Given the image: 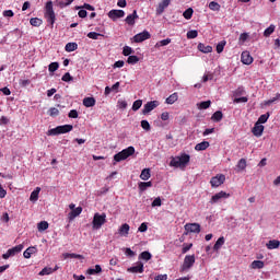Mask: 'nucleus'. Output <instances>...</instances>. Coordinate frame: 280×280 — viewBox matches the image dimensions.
I'll list each match as a JSON object with an SVG mask.
<instances>
[{
    "label": "nucleus",
    "mask_w": 280,
    "mask_h": 280,
    "mask_svg": "<svg viewBox=\"0 0 280 280\" xmlns=\"http://www.w3.org/2000/svg\"><path fill=\"white\" fill-rule=\"evenodd\" d=\"M191 161L189 154L184 153L180 156L171 158L170 167H179V170H185Z\"/></svg>",
    "instance_id": "nucleus-1"
},
{
    "label": "nucleus",
    "mask_w": 280,
    "mask_h": 280,
    "mask_svg": "<svg viewBox=\"0 0 280 280\" xmlns=\"http://www.w3.org/2000/svg\"><path fill=\"white\" fill-rule=\"evenodd\" d=\"M44 16L47 23H49L51 30H54V24L56 23V12H54V2H46Z\"/></svg>",
    "instance_id": "nucleus-2"
},
{
    "label": "nucleus",
    "mask_w": 280,
    "mask_h": 280,
    "mask_svg": "<svg viewBox=\"0 0 280 280\" xmlns=\"http://www.w3.org/2000/svg\"><path fill=\"white\" fill-rule=\"evenodd\" d=\"M71 130H73V125H62L48 130L47 135L48 137H56L58 135H67V132H71Z\"/></svg>",
    "instance_id": "nucleus-3"
},
{
    "label": "nucleus",
    "mask_w": 280,
    "mask_h": 280,
    "mask_svg": "<svg viewBox=\"0 0 280 280\" xmlns=\"http://www.w3.org/2000/svg\"><path fill=\"white\" fill-rule=\"evenodd\" d=\"M135 154V147H128L127 149H124L122 151L118 152L114 155L115 163H121V161H126V159L132 156Z\"/></svg>",
    "instance_id": "nucleus-4"
},
{
    "label": "nucleus",
    "mask_w": 280,
    "mask_h": 280,
    "mask_svg": "<svg viewBox=\"0 0 280 280\" xmlns=\"http://www.w3.org/2000/svg\"><path fill=\"white\" fill-rule=\"evenodd\" d=\"M106 224V213H95L92 221V226L94 230L102 229Z\"/></svg>",
    "instance_id": "nucleus-5"
},
{
    "label": "nucleus",
    "mask_w": 280,
    "mask_h": 280,
    "mask_svg": "<svg viewBox=\"0 0 280 280\" xmlns=\"http://www.w3.org/2000/svg\"><path fill=\"white\" fill-rule=\"evenodd\" d=\"M228 198H231V194H228L226 191L221 190L211 197L209 203L218 205V202H222V200H226Z\"/></svg>",
    "instance_id": "nucleus-6"
},
{
    "label": "nucleus",
    "mask_w": 280,
    "mask_h": 280,
    "mask_svg": "<svg viewBox=\"0 0 280 280\" xmlns=\"http://www.w3.org/2000/svg\"><path fill=\"white\" fill-rule=\"evenodd\" d=\"M23 248H24V245L20 244L8 249L7 253L2 255V259H10V257H14V255H19V253H21Z\"/></svg>",
    "instance_id": "nucleus-7"
},
{
    "label": "nucleus",
    "mask_w": 280,
    "mask_h": 280,
    "mask_svg": "<svg viewBox=\"0 0 280 280\" xmlns=\"http://www.w3.org/2000/svg\"><path fill=\"white\" fill-rule=\"evenodd\" d=\"M195 264H196V256L187 255L184 258L182 270H189V268H192Z\"/></svg>",
    "instance_id": "nucleus-8"
},
{
    "label": "nucleus",
    "mask_w": 280,
    "mask_h": 280,
    "mask_svg": "<svg viewBox=\"0 0 280 280\" xmlns=\"http://www.w3.org/2000/svg\"><path fill=\"white\" fill-rule=\"evenodd\" d=\"M225 180L226 176L224 174H218L210 179V185L211 187H220L221 185H224Z\"/></svg>",
    "instance_id": "nucleus-9"
},
{
    "label": "nucleus",
    "mask_w": 280,
    "mask_h": 280,
    "mask_svg": "<svg viewBox=\"0 0 280 280\" xmlns=\"http://www.w3.org/2000/svg\"><path fill=\"white\" fill-rule=\"evenodd\" d=\"M150 38H152L150 32L143 31L133 36V43H143V40H150Z\"/></svg>",
    "instance_id": "nucleus-10"
},
{
    "label": "nucleus",
    "mask_w": 280,
    "mask_h": 280,
    "mask_svg": "<svg viewBox=\"0 0 280 280\" xmlns=\"http://www.w3.org/2000/svg\"><path fill=\"white\" fill-rule=\"evenodd\" d=\"M107 16L112 21H117V19H124V16H126V12H124V10L113 9L107 13Z\"/></svg>",
    "instance_id": "nucleus-11"
},
{
    "label": "nucleus",
    "mask_w": 280,
    "mask_h": 280,
    "mask_svg": "<svg viewBox=\"0 0 280 280\" xmlns=\"http://www.w3.org/2000/svg\"><path fill=\"white\" fill-rule=\"evenodd\" d=\"M159 106V101H151L144 104L143 109H142V115H148V113H152L154 108Z\"/></svg>",
    "instance_id": "nucleus-12"
},
{
    "label": "nucleus",
    "mask_w": 280,
    "mask_h": 280,
    "mask_svg": "<svg viewBox=\"0 0 280 280\" xmlns=\"http://www.w3.org/2000/svg\"><path fill=\"white\" fill-rule=\"evenodd\" d=\"M253 56H250L249 51H243L241 55V62L243 65H253Z\"/></svg>",
    "instance_id": "nucleus-13"
},
{
    "label": "nucleus",
    "mask_w": 280,
    "mask_h": 280,
    "mask_svg": "<svg viewBox=\"0 0 280 280\" xmlns=\"http://www.w3.org/2000/svg\"><path fill=\"white\" fill-rule=\"evenodd\" d=\"M185 230L188 233H200V224L199 223H188L185 225Z\"/></svg>",
    "instance_id": "nucleus-14"
},
{
    "label": "nucleus",
    "mask_w": 280,
    "mask_h": 280,
    "mask_svg": "<svg viewBox=\"0 0 280 280\" xmlns=\"http://www.w3.org/2000/svg\"><path fill=\"white\" fill-rule=\"evenodd\" d=\"M264 129H265L264 125L256 122L252 129V132L254 137H261V135H264Z\"/></svg>",
    "instance_id": "nucleus-15"
},
{
    "label": "nucleus",
    "mask_w": 280,
    "mask_h": 280,
    "mask_svg": "<svg viewBox=\"0 0 280 280\" xmlns=\"http://www.w3.org/2000/svg\"><path fill=\"white\" fill-rule=\"evenodd\" d=\"M172 0H162L156 9V14H162L163 12H165V8H168L170 3Z\"/></svg>",
    "instance_id": "nucleus-16"
},
{
    "label": "nucleus",
    "mask_w": 280,
    "mask_h": 280,
    "mask_svg": "<svg viewBox=\"0 0 280 280\" xmlns=\"http://www.w3.org/2000/svg\"><path fill=\"white\" fill-rule=\"evenodd\" d=\"M137 19H139V15L137 14V10H133L132 14H129L125 21L127 25H135V21H137Z\"/></svg>",
    "instance_id": "nucleus-17"
},
{
    "label": "nucleus",
    "mask_w": 280,
    "mask_h": 280,
    "mask_svg": "<svg viewBox=\"0 0 280 280\" xmlns=\"http://www.w3.org/2000/svg\"><path fill=\"white\" fill-rule=\"evenodd\" d=\"M119 235L122 237H128V233H130V225L128 223L122 224L118 230Z\"/></svg>",
    "instance_id": "nucleus-18"
},
{
    "label": "nucleus",
    "mask_w": 280,
    "mask_h": 280,
    "mask_svg": "<svg viewBox=\"0 0 280 280\" xmlns=\"http://www.w3.org/2000/svg\"><path fill=\"white\" fill-rule=\"evenodd\" d=\"M80 213H82V207H78V208L73 209L72 211H70L68 214V219L71 222L72 220H75V218H78V215H80Z\"/></svg>",
    "instance_id": "nucleus-19"
},
{
    "label": "nucleus",
    "mask_w": 280,
    "mask_h": 280,
    "mask_svg": "<svg viewBox=\"0 0 280 280\" xmlns=\"http://www.w3.org/2000/svg\"><path fill=\"white\" fill-rule=\"evenodd\" d=\"M198 50L202 54H211V51H213V47H211L210 45L206 46L205 44L199 43Z\"/></svg>",
    "instance_id": "nucleus-20"
},
{
    "label": "nucleus",
    "mask_w": 280,
    "mask_h": 280,
    "mask_svg": "<svg viewBox=\"0 0 280 280\" xmlns=\"http://www.w3.org/2000/svg\"><path fill=\"white\" fill-rule=\"evenodd\" d=\"M127 271L133 272V273H137V272L141 273V272H143V265H142V262H138L137 266L129 267L127 269Z\"/></svg>",
    "instance_id": "nucleus-21"
},
{
    "label": "nucleus",
    "mask_w": 280,
    "mask_h": 280,
    "mask_svg": "<svg viewBox=\"0 0 280 280\" xmlns=\"http://www.w3.org/2000/svg\"><path fill=\"white\" fill-rule=\"evenodd\" d=\"M268 250H275L276 248H279L280 242L278 240H271L266 244Z\"/></svg>",
    "instance_id": "nucleus-22"
},
{
    "label": "nucleus",
    "mask_w": 280,
    "mask_h": 280,
    "mask_svg": "<svg viewBox=\"0 0 280 280\" xmlns=\"http://www.w3.org/2000/svg\"><path fill=\"white\" fill-rule=\"evenodd\" d=\"M35 253H36L35 246H31L26 248L25 252L23 253L24 259H30L32 255H34Z\"/></svg>",
    "instance_id": "nucleus-23"
},
{
    "label": "nucleus",
    "mask_w": 280,
    "mask_h": 280,
    "mask_svg": "<svg viewBox=\"0 0 280 280\" xmlns=\"http://www.w3.org/2000/svg\"><path fill=\"white\" fill-rule=\"evenodd\" d=\"M83 106H85V108H91V107L95 106V98L94 97H85L83 100Z\"/></svg>",
    "instance_id": "nucleus-24"
},
{
    "label": "nucleus",
    "mask_w": 280,
    "mask_h": 280,
    "mask_svg": "<svg viewBox=\"0 0 280 280\" xmlns=\"http://www.w3.org/2000/svg\"><path fill=\"white\" fill-rule=\"evenodd\" d=\"M207 148H209V141H202V142L196 144L195 150L197 152H202V151L207 150Z\"/></svg>",
    "instance_id": "nucleus-25"
},
{
    "label": "nucleus",
    "mask_w": 280,
    "mask_h": 280,
    "mask_svg": "<svg viewBox=\"0 0 280 280\" xmlns=\"http://www.w3.org/2000/svg\"><path fill=\"white\" fill-rule=\"evenodd\" d=\"M277 28V26H275V24H270L269 27H267L265 31H264V36L265 38H268L270 36H272V34H275V30Z\"/></svg>",
    "instance_id": "nucleus-26"
},
{
    "label": "nucleus",
    "mask_w": 280,
    "mask_h": 280,
    "mask_svg": "<svg viewBox=\"0 0 280 280\" xmlns=\"http://www.w3.org/2000/svg\"><path fill=\"white\" fill-rule=\"evenodd\" d=\"M224 242H225L224 236H220L213 246V250L215 252L220 250L222 246H224Z\"/></svg>",
    "instance_id": "nucleus-27"
},
{
    "label": "nucleus",
    "mask_w": 280,
    "mask_h": 280,
    "mask_svg": "<svg viewBox=\"0 0 280 280\" xmlns=\"http://www.w3.org/2000/svg\"><path fill=\"white\" fill-rule=\"evenodd\" d=\"M264 261L261 260H254L252 264H250V268L253 270H261V268H264Z\"/></svg>",
    "instance_id": "nucleus-28"
},
{
    "label": "nucleus",
    "mask_w": 280,
    "mask_h": 280,
    "mask_svg": "<svg viewBox=\"0 0 280 280\" xmlns=\"http://www.w3.org/2000/svg\"><path fill=\"white\" fill-rule=\"evenodd\" d=\"M38 194H40V187H36V189L31 192V202H36V200H38Z\"/></svg>",
    "instance_id": "nucleus-29"
},
{
    "label": "nucleus",
    "mask_w": 280,
    "mask_h": 280,
    "mask_svg": "<svg viewBox=\"0 0 280 280\" xmlns=\"http://www.w3.org/2000/svg\"><path fill=\"white\" fill-rule=\"evenodd\" d=\"M224 117V114H222L221 110H217L212 116H211V119L212 121H222Z\"/></svg>",
    "instance_id": "nucleus-30"
},
{
    "label": "nucleus",
    "mask_w": 280,
    "mask_h": 280,
    "mask_svg": "<svg viewBox=\"0 0 280 280\" xmlns=\"http://www.w3.org/2000/svg\"><path fill=\"white\" fill-rule=\"evenodd\" d=\"M63 257L66 259H84V256L80 255V254H69V253H66L63 254Z\"/></svg>",
    "instance_id": "nucleus-31"
},
{
    "label": "nucleus",
    "mask_w": 280,
    "mask_h": 280,
    "mask_svg": "<svg viewBox=\"0 0 280 280\" xmlns=\"http://www.w3.org/2000/svg\"><path fill=\"white\" fill-rule=\"evenodd\" d=\"M150 168H144L142 170L141 174H140V178L141 180H150Z\"/></svg>",
    "instance_id": "nucleus-32"
},
{
    "label": "nucleus",
    "mask_w": 280,
    "mask_h": 280,
    "mask_svg": "<svg viewBox=\"0 0 280 280\" xmlns=\"http://www.w3.org/2000/svg\"><path fill=\"white\" fill-rule=\"evenodd\" d=\"M139 190L140 191H145V189H148V187H152V182H140L138 184Z\"/></svg>",
    "instance_id": "nucleus-33"
},
{
    "label": "nucleus",
    "mask_w": 280,
    "mask_h": 280,
    "mask_svg": "<svg viewBox=\"0 0 280 280\" xmlns=\"http://www.w3.org/2000/svg\"><path fill=\"white\" fill-rule=\"evenodd\" d=\"M30 23L33 25V27H40L43 25V20L38 18H32Z\"/></svg>",
    "instance_id": "nucleus-34"
},
{
    "label": "nucleus",
    "mask_w": 280,
    "mask_h": 280,
    "mask_svg": "<svg viewBox=\"0 0 280 280\" xmlns=\"http://www.w3.org/2000/svg\"><path fill=\"white\" fill-rule=\"evenodd\" d=\"M178 102V93H173L166 98V104H175Z\"/></svg>",
    "instance_id": "nucleus-35"
},
{
    "label": "nucleus",
    "mask_w": 280,
    "mask_h": 280,
    "mask_svg": "<svg viewBox=\"0 0 280 280\" xmlns=\"http://www.w3.org/2000/svg\"><path fill=\"white\" fill-rule=\"evenodd\" d=\"M102 272V266L95 265V268L88 269V275H100Z\"/></svg>",
    "instance_id": "nucleus-36"
},
{
    "label": "nucleus",
    "mask_w": 280,
    "mask_h": 280,
    "mask_svg": "<svg viewBox=\"0 0 280 280\" xmlns=\"http://www.w3.org/2000/svg\"><path fill=\"white\" fill-rule=\"evenodd\" d=\"M210 107H211V101H203L198 104V108L200 110H207V108H210Z\"/></svg>",
    "instance_id": "nucleus-37"
},
{
    "label": "nucleus",
    "mask_w": 280,
    "mask_h": 280,
    "mask_svg": "<svg viewBox=\"0 0 280 280\" xmlns=\"http://www.w3.org/2000/svg\"><path fill=\"white\" fill-rule=\"evenodd\" d=\"M51 272H56V269H52L51 267H45L39 271V277H45V275H51Z\"/></svg>",
    "instance_id": "nucleus-38"
},
{
    "label": "nucleus",
    "mask_w": 280,
    "mask_h": 280,
    "mask_svg": "<svg viewBox=\"0 0 280 280\" xmlns=\"http://www.w3.org/2000/svg\"><path fill=\"white\" fill-rule=\"evenodd\" d=\"M37 229L39 232L47 231V229H49V223L47 221H42L37 224Z\"/></svg>",
    "instance_id": "nucleus-39"
},
{
    "label": "nucleus",
    "mask_w": 280,
    "mask_h": 280,
    "mask_svg": "<svg viewBox=\"0 0 280 280\" xmlns=\"http://www.w3.org/2000/svg\"><path fill=\"white\" fill-rule=\"evenodd\" d=\"M208 7L210 10H212V12H220V3L215 1H211Z\"/></svg>",
    "instance_id": "nucleus-40"
},
{
    "label": "nucleus",
    "mask_w": 280,
    "mask_h": 280,
    "mask_svg": "<svg viewBox=\"0 0 280 280\" xmlns=\"http://www.w3.org/2000/svg\"><path fill=\"white\" fill-rule=\"evenodd\" d=\"M270 118V113H266L260 115V117L258 118L256 124H266V121H268V119Z\"/></svg>",
    "instance_id": "nucleus-41"
},
{
    "label": "nucleus",
    "mask_w": 280,
    "mask_h": 280,
    "mask_svg": "<svg viewBox=\"0 0 280 280\" xmlns=\"http://www.w3.org/2000/svg\"><path fill=\"white\" fill-rule=\"evenodd\" d=\"M65 49L68 52L75 51V49H78V44L77 43H68L66 45Z\"/></svg>",
    "instance_id": "nucleus-42"
},
{
    "label": "nucleus",
    "mask_w": 280,
    "mask_h": 280,
    "mask_svg": "<svg viewBox=\"0 0 280 280\" xmlns=\"http://www.w3.org/2000/svg\"><path fill=\"white\" fill-rule=\"evenodd\" d=\"M183 16H184V19L189 21V19H191V16H194V9L188 8L186 11H184Z\"/></svg>",
    "instance_id": "nucleus-43"
},
{
    "label": "nucleus",
    "mask_w": 280,
    "mask_h": 280,
    "mask_svg": "<svg viewBox=\"0 0 280 280\" xmlns=\"http://www.w3.org/2000/svg\"><path fill=\"white\" fill-rule=\"evenodd\" d=\"M59 67H60V65L58 62H51L48 66L49 73H55V71H58Z\"/></svg>",
    "instance_id": "nucleus-44"
},
{
    "label": "nucleus",
    "mask_w": 280,
    "mask_h": 280,
    "mask_svg": "<svg viewBox=\"0 0 280 280\" xmlns=\"http://www.w3.org/2000/svg\"><path fill=\"white\" fill-rule=\"evenodd\" d=\"M224 47H226V40H221L217 45V54H222V51H224Z\"/></svg>",
    "instance_id": "nucleus-45"
},
{
    "label": "nucleus",
    "mask_w": 280,
    "mask_h": 280,
    "mask_svg": "<svg viewBox=\"0 0 280 280\" xmlns=\"http://www.w3.org/2000/svg\"><path fill=\"white\" fill-rule=\"evenodd\" d=\"M172 43L171 38L162 39L155 44V47H165Z\"/></svg>",
    "instance_id": "nucleus-46"
},
{
    "label": "nucleus",
    "mask_w": 280,
    "mask_h": 280,
    "mask_svg": "<svg viewBox=\"0 0 280 280\" xmlns=\"http://www.w3.org/2000/svg\"><path fill=\"white\" fill-rule=\"evenodd\" d=\"M141 106H143V101L141 100L135 101L132 104V110L137 112L139 110V108H141Z\"/></svg>",
    "instance_id": "nucleus-47"
},
{
    "label": "nucleus",
    "mask_w": 280,
    "mask_h": 280,
    "mask_svg": "<svg viewBox=\"0 0 280 280\" xmlns=\"http://www.w3.org/2000/svg\"><path fill=\"white\" fill-rule=\"evenodd\" d=\"M186 36L188 39L198 38V31L196 30L188 31Z\"/></svg>",
    "instance_id": "nucleus-48"
},
{
    "label": "nucleus",
    "mask_w": 280,
    "mask_h": 280,
    "mask_svg": "<svg viewBox=\"0 0 280 280\" xmlns=\"http://www.w3.org/2000/svg\"><path fill=\"white\" fill-rule=\"evenodd\" d=\"M128 65H137L139 62V58L135 55H131L127 59Z\"/></svg>",
    "instance_id": "nucleus-49"
},
{
    "label": "nucleus",
    "mask_w": 280,
    "mask_h": 280,
    "mask_svg": "<svg viewBox=\"0 0 280 280\" xmlns=\"http://www.w3.org/2000/svg\"><path fill=\"white\" fill-rule=\"evenodd\" d=\"M140 257L144 260V261H150V259H152V254H150V252H142L140 254Z\"/></svg>",
    "instance_id": "nucleus-50"
},
{
    "label": "nucleus",
    "mask_w": 280,
    "mask_h": 280,
    "mask_svg": "<svg viewBox=\"0 0 280 280\" xmlns=\"http://www.w3.org/2000/svg\"><path fill=\"white\" fill-rule=\"evenodd\" d=\"M279 100H280V94L278 93V94L276 95V97H272V98L266 101V102H265V106H270V104H275V102H277V101H279Z\"/></svg>",
    "instance_id": "nucleus-51"
},
{
    "label": "nucleus",
    "mask_w": 280,
    "mask_h": 280,
    "mask_svg": "<svg viewBox=\"0 0 280 280\" xmlns=\"http://www.w3.org/2000/svg\"><path fill=\"white\" fill-rule=\"evenodd\" d=\"M48 113L50 117H58L60 115V110L56 107H51Z\"/></svg>",
    "instance_id": "nucleus-52"
},
{
    "label": "nucleus",
    "mask_w": 280,
    "mask_h": 280,
    "mask_svg": "<svg viewBox=\"0 0 280 280\" xmlns=\"http://www.w3.org/2000/svg\"><path fill=\"white\" fill-rule=\"evenodd\" d=\"M100 36H102V34L96 33V32H90L88 34V38H91L92 40H97V38H100Z\"/></svg>",
    "instance_id": "nucleus-53"
},
{
    "label": "nucleus",
    "mask_w": 280,
    "mask_h": 280,
    "mask_svg": "<svg viewBox=\"0 0 280 280\" xmlns=\"http://www.w3.org/2000/svg\"><path fill=\"white\" fill-rule=\"evenodd\" d=\"M192 246H194V244H191V243L190 244H184L183 248H182L183 255H185L186 253H189V250H191Z\"/></svg>",
    "instance_id": "nucleus-54"
},
{
    "label": "nucleus",
    "mask_w": 280,
    "mask_h": 280,
    "mask_svg": "<svg viewBox=\"0 0 280 280\" xmlns=\"http://www.w3.org/2000/svg\"><path fill=\"white\" fill-rule=\"evenodd\" d=\"M135 50H132V47L130 46H125L124 49H122V55L125 56H130V54H133Z\"/></svg>",
    "instance_id": "nucleus-55"
},
{
    "label": "nucleus",
    "mask_w": 280,
    "mask_h": 280,
    "mask_svg": "<svg viewBox=\"0 0 280 280\" xmlns=\"http://www.w3.org/2000/svg\"><path fill=\"white\" fill-rule=\"evenodd\" d=\"M238 170H246V159H241L236 165Z\"/></svg>",
    "instance_id": "nucleus-56"
},
{
    "label": "nucleus",
    "mask_w": 280,
    "mask_h": 280,
    "mask_svg": "<svg viewBox=\"0 0 280 280\" xmlns=\"http://www.w3.org/2000/svg\"><path fill=\"white\" fill-rule=\"evenodd\" d=\"M62 82H71L73 81V77H71V73L66 72L62 78H61Z\"/></svg>",
    "instance_id": "nucleus-57"
},
{
    "label": "nucleus",
    "mask_w": 280,
    "mask_h": 280,
    "mask_svg": "<svg viewBox=\"0 0 280 280\" xmlns=\"http://www.w3.org/2000/svg\"><path fill=\"white\" fill-rule=\"evenodd\" d=\"M141 128L143 130H147V132L150 131L151 130L150 122L148 120H141Z\"/></svg>",
    "instance_id": "nucleus-58"
},
{
    "label": "nucleus",
    "mask_w": 280,
    "mask_h": 280,
    "mask_svg": "<svg viewBox=\"0 0 280 280\" xmlns=\"http://www.w3.org/2000/svg\"><path fill=\"white\" fill-rule=\"evenodd\" d=\"M235 104H246V102H248V97L246 96H242V97H238V98H235L234 100Z\"/></svg>",
    "instance_id": "nucleus-59"
},
{
    "label": "nucleus",
    "mask_w": 280,
    "mask_h": 280,
    "mask_svg": "<svg viewBox=\"0 0 280 280\" xmlns=\"http://www.w3.org/2000/svg\"><path fill=\"white\" fill-rule=\"evenodd\" d=\"M161 205H163L161 197H156L151 203L152 207H161Z\"/></svg>",
    "instance_id": "nucleus-60"
},
{
    "label": "nucleus",
    "mask_w": 280,
    "mask_h": 280,
    "mask_svg": "<svg viewBox=\"0 0 280 280\" xmlns=\"http://www.w3.org/2000/svg\"><path fill=\"white\" fill-rule=\"evenodd\" d=\"M2 15L9 19H12V16H14V11L12 10H5L2 12Z\"/></svg>",
    "instance_id": "nucleus-61"
},
{
    "label": "nucleus",
    "mask_w": 280,
    "mask_h": 280,
    "mask_svg": "<svg viewBox=\"0 0 280 280\" xmlns=\"http://www.w3.org/2000/svg\"><path fill=\"white\" fill-rule=\"evenodd\" d=\"M68 117H70V119H78V110L71 109L68 114Z\"/></svg>",
    "instance_id": "nucleus-62"
},
{
    "label": "nucleus",
    "mask_w": 280,
    "mask_h": 280,
    "mask_svg": "<svg viewBox=\"0 0 280 280\" xmlns=\"http://www.w3.org/2000/svg\"><path fill=\"white\" fill-rule=\"evenodd\" d=\"M138 231L140 233H145V231H148V223H141V225L138 228Z\"/></svg>",
    "instance_id": "nucleus-63"
},
{
    "label": "nucleus",
    "mask_w": 280,
    "mask_h": 280,
    "mask_svg": "<svg viewBox=\"0 0 280 280\" xmlns=\"http://www.w3.org/2000/svg\"><path fill=\"white\" fill-rule=\"evenodd\" d=\"M154 280H167V275H159L154 278Z\"/></svg>",
    "instance_id": "nucleus-64"
}]
</instances>
